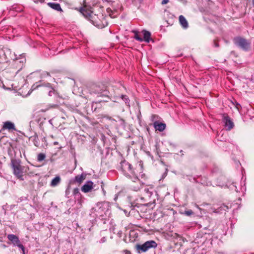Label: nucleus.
<instances>
[{"label": "nucleus", "mask_w": 254, "mask_h": 254, "mask_svg": "<svg viewBox=\"0 0 254 254\" xmlns=\"http://www.w3.org/2000/svg\"><path fill=\"white\" fill-rule=\"evenodd\" d=\"M118 169L121 171L122 174L127 178L130 180L133 183H136L135 186H131V189L134 191H138L142 188L145 184L142 181L140 180L138 176L135 169L132 165L125 160L122 161L118 166Z\"/></svg>", "instance_id": "f257e3e1"}, {"label": "nucleus", "mask_w": 254, "mask_h": 254, "mask_svg": "<svg viewBox=\"0 0 254 254\" xmlns=\"http://www.w3.org/2000/svg\"><path fill=\"white\" fill-rule=\"evenodd\" d=\"M91 94H94L97 97L102 99L93 102V104H97L102 102H108L110 98V92L105 87L101 88L98 86H94L91 89Z\"/></svg>", "instance_id": "f03ea898"}, {"label": "nucleus", "mask_w": 254, "mask_h": 254, "mask_svg": "<svg viewBox=\"0 0 254 254\" xmlns=\"http://www.w3.org/2000/svg\"><path fill=\"white\" fill-rule=\"evenodd\" d=\"M21 161L19 159L12 158L11 159V166L13 169V174L18 179H21L23 177V167L20 165Z\"/></svg>", "instance_id": "7ed1b4c3"}, {"label": "nucleus", "mask_w": 254, "mask_h": 254, "mask_svg": "<svg viewBox=\"0 0 254 254\" xmlns=\"http://www.w3.org/2000/svg\"><path fill=\"white\" fill-rule=\"evenodd\" d=\"M157 244L153 240H150L145 242L143 244H137L135 246V250L138 254L144 253L151 248H155Z\"/></svg>", "instance_id": "20e7f679"}, {"label": "nucleus", "mask_w": 254, "mask_h": 254, "mask_svg": "<svg viewBox=\"0 0 254 254\" xmlns=\"http://www.w3.org/2000/svg\"><path fill=\"white\" fill-rule=\"evenodd\" d=\"M233 41L236 46L244 51H248L250 48L251 43L247 39L241 37L234 38Z\"/></svg>", "instance_id": "39448f33"}, {"label": "nucleus", "mask_w": 254, "mask_h": 254, "mask_svg": "<svg viewBox=\"0 0 254 254\" xmlns=\"http://www.w3.org/2000/svg\"><path fill=\"white\" fill-rule=\"evenodd\" d=\"M7 239L12 243L13 246L18 247L22 251L23 254H25L24 247L21 244L17 236L14 234H9L7 235Z\"/></svg>", "instance_id": "423d86ee"}, {"label": "nucleus", "mask_w": 254, "mask_h": 254, "mask_svg": "<svg viewBox=\"0 0 254 254\" xmlns=\"http://www.w3.org/2000/svg\"><path fill=\"white\" fill-rule=\"evenodd\" d=\"M45 86L48 88L49 92L48 95L49 96H52L55 93V90L52 87L51 85L49 83H43L41 80L38 82H36L35 84L33 85L32 88L33 90L36 89L39 87Z\"/></svg>", "instance_id": "0eeeda50"}, {"label": "nucleus", "mask_w": 254, "mask_h": 254, "mask_svg": "<svg viewBox=\"0 0 254 254\" xmlns=\"http://www.w3.org/2000/svg\"><path fill=\"white\" fill-rule=\"evenodd\" d=\"M222 120L225 124V126L227 128V130H230L234 127V123L227 114H223L222 115Z\"/></svg>", "instance_id": "6e6552de"}, {"label": "nucleus", "mask_w": 254, "mask_h": 254, "mask_svg": "<svg viewBox=\"0 0 254 254\" xmlns=\"http://www.w3.org/2000/svg\"><path fill=\"white\" fill-rule=\"evenodd\" d=\"M93 183L91 181H88L81 187V190L84 192H88L93 189Z\"/></svg>", "instance_id": "1a4fd4ad"}, {"label": "nucleus", "mask_w": 254, "mask_h": 254, "mask_svg": "<svg viewBox=\"0 0 254 254\" xmlns=\"http://www.w3.org/2000/svg\"><path fill=\"white\" fill-rule=\"evenodd\" d=\"M154 127L156 130L159 131H163L166 128V124L162 123H160L158 121H155L153 123Z\"/></svg>", "instance_id": "9d476101"}, {"label": "nucleus", "mask_w": 254, "mask_h": 254, "mask_svg": "<svg viewBox=\"0 0 254 254\" xmlns=\"http://www.w3.org/2000/svg\"><path fill=\"white\" fill-rule=\"evenodd\" d=\"M95 210L100 213L101 216H103V214L102 213V211H104L105 208L104 207V204L101 202H98L97 203L96 206L94 208Z\"/></svg>", "instance_id": "9b49d317"}, {"label": "nucleus", "mask_w": 254, "mask_h": 254, "mask_svg": "<svg viewBox=\"0 0 254 254\" xmlns=\"http://www.w3.org/2000/svg\"><path fill=\"white\" fill-rule=\"evenodd\" d=\"M47 4L52 9H54L58 11H63V10L59 3L54 2H48Z\"/></svg>", "instance_id": "f8f14e48"}, {"label": "nucleus", "mask_w": 254, "mask_h": 254, "mask_svg": "<svg viewBox=\"0 0 254 254\" xmlns=\"http://www.w3.org/2000/svg\"><path fill=\"white\" fill-rule=\"evenodd\" d=\"M79 11L86 18H89L91 16V11L84 7H80L79 9Z\"/></svg>", "instance_id": "ddd939ff"}, {"label": "nucleus", "mask_w": 254, "mask_h": 254, "mask_svg": "<svg viewBox=\"0 0 254 254\" xmlns=\"http://www.w3.org/2000/svg\"><path fill=\"white\" fill-rule=\"evenodd\" d=\"M142 33L143 34V41L146 42V43H149L150 40V36H151V33L150 32L146 31L145 30H143L142 31Z\"/></svg>", "instance_id": "4468645a"}, {"label": "nucleus", "mask_w": 254, "mask_h": 254, "mask_svg": "<svg viewBox=\"0 0 254 254\" xmlns=\"http://www.w3.org/2000/svg\"><path fill=\"white\" fill-rule=\"evenodd\" d=\"M179 21L182 25V26L185 28L186 29L188 27V23L185 17L183 15H180L179 16Z\"/></svg>", "instance_id": "2eb2a0df"}, {"label": "nucleus", "mask_w": 254, "mask_h": 254, "mask_svg": "<svg viewBox=\"0 0 254 254\" xmlns=\"http://www.w3.org/2000/svg\"><path fill=\"white\" fill-rule=\"evenodd\" d=\"M86 175L85 174H81L80 175L76 176L74 180V181L76 183L81 184L86 178Z\"/></svg>", "instance_id": "dca6fc26"}, {"label": "nucleus", "mask_w": 254, "mask_h": 254, "mask_svg": "<svg viewBox=\"0 0 254 254\" xmlns=\"http://www.w3.org/2000/svg\"><path fill=\"white\" fill-rule=\"evenodd\" d=\"M3 128L15 130L14 124L10 122L7 121L4 123Z\"/></svg>", "instance_id": "f3484780"}, {"label": "nucleus", "mask_w": 254, "mask_h": 254, "mask_svg": "<svg viewBox=\"0 0 254 254\" xmlns=\"http://www.w3.org/2000/svg\"><path fill=\"white\" fill-rule=\"evenodd\" d=\"M30 138L32 139L35 146L38 147L39 146L38 135L36 133H35L34 135L31 136Z\"/></svg>", "instance_id": "a211bd4d"}, {"label": "nucleus", "mask_w": 254, "mask_h": 254, "mask_svg": "<svg viewBox=\"0 0 254 254\" xmlns=\"http://www.w3.org/2000/svg\"><path fill=\"white\" fill-rule=\"evenodd\" d=\"M60 181L61 178L59 176H57L52 180L51 183V186L52 187H55L60 183Z\"/></svg>", "instance_id": "6ab92c4d"}, {"label": "nucleus", "mask_w": 254, "mask_h": 254, "mask_svg": "<svg viewBox=\"0 0 254 254\" xmlns=\"http://www.w3.org/2000/svg\"><path fill=\"white\" fill-rule=\"evenodd\" d=\"M121 98H122V99L123 101H125L126 105L127 107H130V104H129L130 100L128 98V97H127V96L125 95H122L121 96Z\"/></svg>", "instance_id": "aec40b11"}, {"label": "nucleus", "mask_w": 254, "mask_h": 254, "mask_svg": "<svg viewBox=\"0 0 254 254\" xmlns=\"http://www.w3.org/2000/svg\"><path fill=\"white\" fill-rule=\"evenodd\" d=\"M132 32L134 34V38L135 40H136L139 42L143 41V38L139 36L138 33L137 31L133 30V31H132Z\"/></svg>", "instance_id": "412c9836"}, {"label": "nucleus", "mask_w": 254, "mask_h": 254, "mask_svg": "<svg viewBox=\"0 0 254 254\" xmlns=\"http://www.w3.org/2000/svg\"><path fill=\"white\" fill-rule=\"evenodd\" d=\"M118 121L119 122V126H121L123 128H125L126 126V123L125 121L123 119H122L119 117L118 118Z\"/></svg>", "instance_id": "4be33fe9"}, {"label": "nucleus", "mask_w": 254, "mask_h": 254, "mask_svg": "<svg viewBox=\"0 0 254 254\" xmlns=\"http://www.w3.org/2000/svg\"><path fill=\"white\" fill-rule=\"evenodd\" d=\"M45 158H46L45 154L44 153H41L38 155L37 160L39 162H41V161H43L45 159Z\"/></svg>", "instance_id": "5701e85b"}, {"label": "nucleus", "mask_w": 254, "mask_h": 254, "mask_svg": "<svg viewBox=\"0 0 254 254\" xmlns=\"http://www.w3.org/2000/svg\"><path fill=\"white\" fill-rule=\"evenodd\" d=\"M26 61V59L25 58V57L23 56V57H22L21 58H19V59H16V61L15 62H19L20 63H22V64H23L24 63H25Z\"/></svg>", "instance_id": "b1692460"}, {"label": "nucleus", "mask_w": 254, "mask_h": 254, "mask_svg": "<svg viewBox=\"0 0 254 254\" xmlns=\"http://www.w3.org/2000/svg\"><path fill=\"white\" fill-rule=\"evenodd\" d=\"M73 194L74 195L76 196L77 195H80V192L79 189L78 188H75L73 190Z\"/></svg>", "instance_id": "393cba45"}, {"label": "nucleus", "mask_w": 254, "mask_h": 254, "mask_svg": "<svg viewBox=\"0 0 254 254\" xmlns=\"http://www.w3.org/2000/svg\"><path fill=\"white\" fill-rule=\"evenodd\" d=\"M144 191L146 193V195L148 197H150L152 194V192L150 191L149 189H145Z\"/></svg>", "instance_id": "a878e982"}, {"label": "nucleus", "mask_w": 254, "mask_h": 254, "mask_svg": "<svg viewBox=\"0 0 254 254\" xmlns=\"http://www.w3.org/2000/svg\"><path fill=\"white\" fill-rule=\"evenodd\" d=\"M193 211L191 210H188L185 211L184 213L187 216H190L193 214Z\"/></svg>", "instance_id": "bb28decb"}, {"label": "nucleus", "mask_w": 254, "mask_h": 254, "mask_svg": "<svg viewBox=\"0 0 254 254\" xmlns=\"http://www.w3.org/2000/svg\"><path fill=\"white\" fill-rule=\"evenodd\" d=\"M50 76V73L48 72H47V71H44L43 73H42V74H41L42 78H44L46 76Z\"/></svg>", "instance_id": "cd10ccee"}, {"label": "nucleus", "mask_w": 254, "mask_h": 254, "mask_svg": "<svg viewBox=\"0 0 254 254\" xmlns=\"http://www.w3.org/2000/svg\"><path fill=\"white\" fill-rule=\"evenodd\" d=\"M108 23L105 21V23H103L102 25H97V26L99 28H103L107 26Z\"/></svg>", "instance_id": "c85d7f7f"}, {"label": "nucleus", "mask_w": 254, "mask_h": 254, "mask_svg": "<svg viewBox=\"0 0 254 254\" xmlns=\"http://www.w3.org/2000/svg\"><path fill=\"white\" fill-rule=\"evenodd\" d=\"M220 208H221V210L223 209L224 210L226 211L227 209H228V207L226 205H223V206H221Z\"/></svg>", "instance_id": "c756f323"}, {"label": "nucleus", "mask_w": 254, "mask_h": 254, "mask_svg": "<svg viewBox=\"0 0 254 254\" xmlns=\"http://www.w3.org/2000/svg\"><path fill=\"white\" fill-rule=\"evenodd\" d=\"M69 188H70V186H68L67 188L66 189V190H65V195L66 196H67L69 193Z\"/></svg>", "instance_id": "7c9ffc66"}, {"label": "nucleus", "mask_w": 254, "mask_h": 254, "mask_svg": "<svg viewBox=\"0 0 254 254\" xmlns=\"http://www.w3.org/2000/svg\"><path fill=\"white\" fill-rule=\"evenodd\" d=\"M106 241V238L104 237H103L99 241L100 243H103L105 242Z\"/></svg>", "instance_id": "2f4dec72"}, {"label": "nucleus", "mask_w": 254, "mask_h": 254, "mask_svg": "<svg viewBox=\"0 0 254 254\" xmlns=\"http://www.w3.org/2000/svg\"><path fill=\"white\" fill-rule=\"evenodd\" d=\"M169 2V0H163L161 2V4L164 5L167 4Z\"/></svg>", "instance_id": "473e14b6"}, {"label": "nucleus", "mask_w": 254, "mask_h": 254, "mask_svg": "<svg viewBox=\"0 0 254 254\" xmlns=\"http://www.w3.org/2000/svg\"><path fill=\"white\" fill-rule=\"evenodd\" d=\"M232 185L235 187V191H237V192H238V189H237V186H236V183H233L232 184Z\"/></svg>", "instance_id": "72a5a7b5"}, {"label": "nucleus", "mask_w": 254, "mask_h": 254, "mask_svg": "<svg viewBox=\"0 0 254 254\" xmlns=\"http://www.w3.org/2000/svg\"><path fill=\"white\" fill-rule=\"evenodd\" d=\"M107 12L111 15L110 12H112V10L110 8H108L107 9Z\"/></svg>", "instance_id": "f704fd0d"}, {"label": "nucleus", "mask_w": 254, "mask_h": 254, "mask_svg": "<svg viewBox=\"0 0 254 254\" xmlns=\"http://www.w3.org/2000/svg\"><path fill=\"white\" fill-rule=\"evenodd\" d=\"M215 47H218L219 46L218 44L217 43H215Z\"/></svg>", "instance_id": "c9c22d12"}, {"label": "nucleus", "mask_w": 254, "mask_h": 254, "mask_svg": "<svg viewBox=\"0 0 254 254\" xmlns=\"http://www.w3.org/2000/svg\"><path fill=\"white\" fill-rule=\"evenodd\" d=\"M252 1L253 5L254 7V0H252Z\"/></svg>", "instance_id": "e433bc0d"}, {"label": "nucleus", "mask_w": 254, "mask_h": 254, "mask_svg": "<svg viewBox=\"0 0 254 254\" xmlns=\"http://www.w3.org/2000/svg\"><path fill=\"white\" fill-rule=\"evenodd\" d=\"M181 1H183V2H184V3H186V2H187V1H186V0H181Z\"/></svg>", "instance_id": "4c0bfd02"}, {"label": "nucleus", "mask_w": 254, "mask_h": 254, "mask_svg": "<svg viewBox=\"0 0 254 254\" xmlns=\"http://www.w3.org/2000/svg\"><path fill=\"white\" fill-rule=\"evenodd\" d=\"M44 1V0H40L41 2H43Z\"/></svg>", "instance_id": "58836bf2"}, {"label": "nucleus", "mask_w": 254, "mask_h": 254, "mask_svg": "<svg viewBox=\"0 0 254 254\" xmlns=\"http://www.w3.org/2000/svg\"><path fill=\"white\" fill-rule=\"evenodd\" d=\"M143 177H145V175H144V174H143V175H142V178H143Z\"/></svg>", "instance_id": "ea45409f"}, {"label": "nucleus", "mask_w": 254, "mask_h": 254, "mask_svg": "<svg viewBox=\"0 0 254 254\" xmlns=\"http://www.w3.org/2000/svg\"><path fill=\"white\" fill-rule=\"evenodd\" d=\"M54 144H58V142H55L54 143Z\"/></svg>", "instance_id": "a19ab883"}, {"label": "nucleus", "mask_w": 254, "mask_h": 254, "mask_svg": "<svg viewBox=\"0 0 254 254\" xmlns=\"http://www.w3.org/2000/svg\"><path fill=\"white\" fill-rule=\"evenodd\" d=\"M34 2L37 3V0H34Z\"/></svg>", "instance_id": "79ce46f5"}, {"label": "nucleus", "mask_w": 254, "mask_h": 254, "mask_svg": "<svg viewBox=\"0 0 254 254\" xmlns=\"http://www.w3.org/2000/svg\"><path fill=\"white\" fill-rule=\"evenodd\" d=\"M182 152H183V150H181L180 151V152H181V153H182Z\"/></svg>", "instance_id": "37998d69"}]
</instances>
